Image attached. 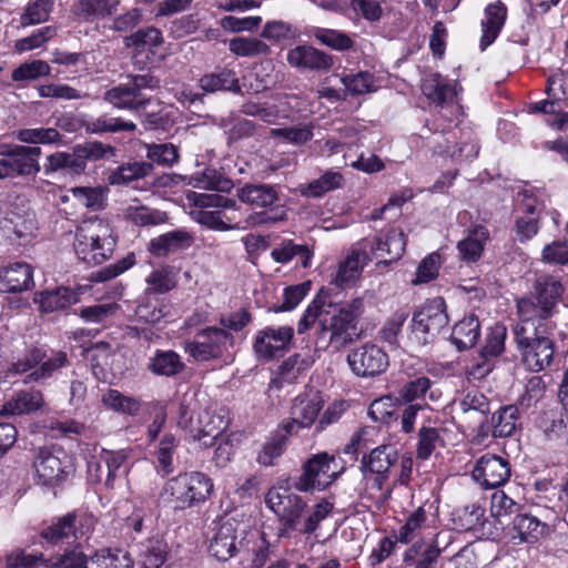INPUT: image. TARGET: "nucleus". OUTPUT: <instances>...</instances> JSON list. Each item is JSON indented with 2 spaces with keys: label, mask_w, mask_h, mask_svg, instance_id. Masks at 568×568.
<instances>
[{
  "label": "nucleus",
  "mask_w": 568,
  "mask_h": 568,
  "mask_svg": "<svg viewBox=\"0 0 568 568\" xmlns=\"http://www.w3.org/2000/svg\"><path fill=\"white\" fill-rule=\"evenodd\" d=\"M292 488L281 485L270 488L265 504L277 517L281 537H290L292 532L311 535L333 511L334 504L323 498L308 511L307 501Z\"/></svg>",
  "instance_id": "nucleus-1"
},
{
  "label": "nucleus",
  "mask_w": 568,
  "mask_h": 568,
  "mask_svg": "<svg viewBox=\"0 0 568 568\" xmlns=\"http://www.w3.org/2000/svg\"><path fill=\"white\" fill-rule=\"evenodd\" d=\"M70 365L67 352L51 349L41 345H28L26 341L18 339L12 344L10 361L7 368L9 376H24L26 384H45L62 368Z\"/></svg>",
  "instance_id": "nucleus-2"
},
{
  "label": "nucleus",
  "mask_w": 568,
  "mask_h": 568,
  "mask_svg": "<svg viewBox=\"0 0 568 568\" xmlns=\"http://www.w3.org/2000/svg\"><path fill=\"white\" fill-rule=\"evenodd\" d=\"M565 288L554 275H539L531 290L516 302L518 323L556 324L552 316L562 298Z\"/></svg>",
  "instance_id": "nucleus-3"
},
{
  "label": "nucleus",
  "mask_w": 568,
  "mask_h": 568,
  "mask_svg": "<svg viewBox=\"0 0 568 568\" xmlns=\"http://www.w3.org/2000/svg\"><path fill=\"white\" fill-rule=\"evenodd\" d=\"M556 324L517 323L514 337L521 363L531 372H541L554 361Z\"/></svg>",
  "instance_id": "nucleus-4"
},
{
  "label": "nucleus",
  "mask_w": 568,
  "mask_h": 568,
  "mask_svg": "<svg viewBox=\"0 0 568 568\" xmlns=\"http://www.w3.org/2000/svg\"><path fill=\"white\" fill-rule=\"evenodd\" d=\"M116 239L109 221L99 216L85 219L77 227L73 248L79 260L89 266L102 264L114 252Z\"/></svg>",
  "instance_id": "nucleus-5"
},
{
  "label": "nucleus",
  "mask_w": 568,
  "mask_h": 568,
  "mask_svg": "<svg viewBox=\"0 0 568 568\" xmlns=\"http://www.w3.org/2000/svg\"><path fill=\"white\" fill-rule=\"evenodd\" d=\"M213 488L212 479L204 473H181L164 484L160 496L174 510H185L204 504Z\"/></svg>",
  "instance_id": "nucleus-6"
},
{
  "label": "nucleus",
  "mask_w": 568,
  "mask_h": 568,
  "mask_svg": "<svg viewBox=\"0 0 568 568\" xmlns=\"http://www.w3.org/2000/svg\"><path fill=\"white\" fill-rule=\"evenodd\" d=\"M328 306L332 310H326L321 317V333L329 334V344L338 351L361 337L357 325L364 313V302L362 298H354L344 305Z\"/></svg>",
  "instance_id": "nucleus-7"
},
{
  "label": "nucleus",
  "mask_w": 568,
  "mask_h": 568,
  "mask_svg": "<svg viewBox=\"0 0 568 568\" xmlns=\"http://www.w3.org/2000/svg\"><path fill=\"white\" fill-rule=\"evenodd\" d=\"M406 245V235L397 227H390L386 233L364 239L358 243L364 263L377 260L375 272L378 274L388 272L389 266L402 258Z\"/></svg>",
  "instance_id": "nucleus-8"
},
{
  "label": "nucleus",
  "mask_w": 568,
  "mask_h": 568,
  "mask_svg": "<svg viewBox=\"0 0 568 568\" xmlns=\"http://www.w3.org/2000/svg\"><path fill=\"white\" fill-rule=\"evenodd\" d=\"M280 191L278 185L250 183L237 189L236 195L245 204L266 209L250 216L252 224H268L286 220V209L280 203Z\"/></svg>",
  "instance_id": "nucleus-9"
},
{
  "label": "nucleus",
  "mask_w": 568,
  "mask_h": 568,
  "mask_svg": "<svg viewBox=\"0 0 568 568\" xmlns=\"http://www.w3.org/2000/svg\"><path fill=\"white\" fill-rule=\"evenodd\" d=\"M446 304L443 297L427 301L413 313L410 335L419 345H427L448 324Z\"/></svg>",
  "instance_id": "nucleus-10"
},
{
  "label": "nucleus",
  "mask_w": 568,
  "mask_h": 568,
  "mask_svg": "<svg viewBox=\"0 0 568 568\" xmlns=\"http://www.w3.org/2000/svg\"><path fill=\"white\" fill-rule=\"evenodd\" d=\"M234 346V336L222 327L209 326L193 341L184 343L185 352L197 362L220 358Z\"/></svg>",
  "instance_id": "nucleus-11"
},
{
  "label": "nucleus",
  "mask_w": 568,
  "mask_h": 568,
  "mask_svg": "<svg viewBox=\"0 0 568 568\" xmlns=\"http://www.w3.org/2000/svg\"><path fill=\"white\" fill-rule=\"evenodd\" d=\"M334 463L335 457L326 452L313 455L303 464L302 473L294 479L292 487L303 493L325 490L338 476L334 470L328 474Z\"/></svg>",
  "instance_id": "nucleus-12"
},
{
  "label": "nucleus",
  "mask_w": 568,
  "mask_h": 568,
  "mask_svg": "<svg viewBox=\"0 0 568 568\" xmlns=\"http://www.w3.org/2000/svg\"><path fill=\"white\" fill-rule=\"evenodd\" d=\"M191 199V196H189ZM193 203L197 207L209 209L216 207L217 211L202 210L197 213V222L214 231H230L239 229L237 223H232L234 216L226 215L221 210L237 209V203L234 199L225 197L220 194L193 193Z\"/></svg>",
  "instance_id": "nucleus-13"
},
{
  "label": "nucleus",
  "mask_w": 568,
  "mask_h": 568,
  "mask_svg": "<svg viewBox=\"0 0 568 568\" xmlns=\"http://www.w3.org/2000/svg\"><path fill=\"white\" fill-rule=\"evenodd\" d=\"M33 467L39 480L55 486L67 479L72 470L69 456L61 447H40L34 453Z\"/></svg>",
  "instance_id": "nucleus-14"
},
{
  "label": "nucleus",
  "mask_w": 568,
  "mask_h": 568,
  "mask_svg": "<svg viewBox=\"0 0 568 568\" xmlns=\"http://www.w3.org/2000/svg\"><path fill=\"white\" fill-rule=\"evenodd\" d=\"M294 337L292 326H266L256 332L253 352L261 361L268 362L288 349Z\"/></svg>",
  "instance_id": "nucleus-15"
},
{
  "label": "nucleus",
  "mask_w": 568,
  "mask_h": 568,
  "mask_svg": "<svg viewBox=\"0 0 568 568\" xmlns=\"http://www.w3.org/2000/svg\"><path fill=\"white\" fill-rule=\"evenodd\" d=\"M346 359L351 371L359 377L377 376L384 373L389 365L386 352L369 343L349 352Z\"/></svg>",
  "instance_id": "nucleus-16"
},
{
  "label": "nucleus",
  "mask_w": 568,
  "mask_h": 568,
  "mask_svg": "<svg viewBox=\"0 0 568 568\" xmlns=\"http://www.w3.org/2000/svg\"><path fill=\"white\" fill-rule=\"evenodd\" d=\"M0 165L9 178L36 175L40 171L41 148L13 145L0 152Z\"/></svg>",
  "instance_id": "nucleus-17"
},
{
  "label": "nucleus",
  "mask_w": 568,
  "mask_h": 568,
  "mask_svg": "<svg viewBox=\"0 0 568 568\" xmlns=\"http://www.w3.org/2000/svg\"><path fill=\"white\" fill-rule=\"evenodd\" d=\"M323 399L318 392L311 390L310 393L298 395L292 406V417L283 422V428L288 434H298L300 429L310 428L323 408Z\"/></svg>",
  "instance_id": "nucleus-18"
},
{
  "label": "nucleus",
  "mask_w": 568,
  "mask_h": 568,
  "mask_svg": "<svg viewBox=\"0 0 568 568\" xmlns=\"http://www.w3.org/2000/svg\"><path fill=\"white\" fill-rule=\"evenodd\" d=\"M471 474L481 487L498 488L509 480L511 468L507 458L485 454L476 462Z\"/></svg>",
  "instance_id": "nucleus-19"
},
{
  "label": "nucleus",
  "mask_w": 568,
  "mask_h": 568,
  "mask_svg": "<svg viewBox=\"0 0 568 568\" xmlns=\"http://www.w3.org/2000/svg\"><path fill=\"white\" fill-rule=\"evenodd\" d=\"M286 61L292 68L312 72H328L334 65L332 54L307 44L290 49Z\"/></svg>",
  "instance_id": "nucleus-20"
},
{
  "label": "nucleus",
  "mask_w": 568,
  "mask_h": 568,
  "mask_svg": "<svg viewBox=\"0 0 568 568\" xmlns=\"http://www.w3.org/2000/svg\"><path fill=\"white\" fill-rule=\"evenodd\" d=\"M507 329L505 325L497 324L487 334L484 346L479 352V361L473 366V374L485 377L494 368V359L505 351Z\"/></svg>",
  "instance_id": "nucleus-21"
},
{
  "label": "nucleus",
  "mask_w": 568,
  "mask_h": 568,
  "mask_svg": "<svg viewBox=\"0 0 568 568\" xmlns=\"http://www.w3.org/2000/svg\"><path fill=\"white\" fill-rule=\"evenodd\" d=\"M194 240V235L186 229H175L151 239L148 251L155 257H168L187 251Z\"/></svg>",
  "instance_id": "nucleus-22"
},
{
  "label": "nucleus",
  "mask_w": 568,
  "mask_h": 568,
  "mask_svg": "<svg viewBox=\"0 0 568 568\" xmlns=\"http://www.w3.org/2000/svg\"><path fill=\"white\" fill-rule=\"evenodd\" d=\"M213 525L209 551L217 560L226 561L237 551L235 544L237 524L227 519L214 521Z\"/></svg>",
  "instance_id": "nucleus-23"
},
{
  "label": "nucleus",
  "mask_w": 568,
  "mask_h": 568,
  "mask_svg": "<svg viewBox=\"0 0 568 568\" xmlns=\"http://www.w3.org/2000/svg\"><path fill=\"white\" fill-rule=\"evenodd\" d=\"M0 229L10 241L26 244L30 241L36 230L34 213L29 210L21 212L10 210L1 220Z\"/></svg>",
  "instance_id": "nucleus-24"
},
{
  "label": "nucleus",
  "mask_w": 568,
  "mask_h": 568,
  "mask_svg": "<svg viewBox=\"0 0 568 568\" xmlns=\"http://www.w3.org/2000/svg\"><path fill=\"white\" fill-rule=\"evenodd\" d=\"M33 286V268L30 264L16 262L0 268V292L20 293Z\"/></svg>",
  "instance_id": "nucleus-25"
},
{
  "label": "nucleus",
  "mask_w": 568,
  "mask_h": 568,
  "mask_svg": "<svg viewBox=\"0 0 568 568\" xmlns=\"http://www.w3.org/2000/svg\"><path fill=\"white\" fill-rule=\"evenodd\" d=\"M398 452L392 444H382L373 448L369 454H364L361 460L362 470H369L378 475L376 479L378 487L382 486L383 480L388 477L390 467L397 462Z\"/></svg>",
  "instance_id": "nucleus-26"
},
{
  "label": "nucleus",
  "mask_w": 568,
  "mask_h": 568,
  "mask_svg": "<svg viewBox=\"0 0 568 568\" xmlns=\"http://www.w3.org/2000/svg\"><path fill=\"white\" fill-rule=\"evenodd\" d=\"M197 404L196 395L184 394L179 402V416L178 426L185 430L193 440H199L203 445L204 435L203 427L201 428V418H197Z\"/></svg>",
  "instance_id": "nucleus-27"
},
{
  "label": "nucleus",
  "mask_w": 568,
  "mask_h": 568,
  "mask_svg": "<svg viewBox=\"0 0 568 568\" xmlns=\"http://www.w3.org/2000/svg\"><path fill=\"white\" fill-rule=\"evenodd\" d=\"M314 251L304 243H296L291 239L282 240L271 252V257L280 264H287L298 258L303 268L311 267Z\"/></svg>",
  "instance_id": "nucleus-28"
},
{
  "label": "nucleus",
  "mask_w": 568,
  "mask_h": 568,
  "mask_svg": "<svg viewBox=\"0 0 568 568\" xmlns=\"http://www.w3.org/2000/svg\"><path fill=\"white\" fill-rule=\"evenodd\" d=\"M87 165L82 154L75 145L71 153L55 152L47 158L44 173L48 175L53 172H62L69 175H80L84 173Z\"/></svg>",
  "instance_id": "nucleus-29"
},
{
  "label": "nucleus",
  "mask_w": 568,
  "mask_h": 568,
  "mask_svg": "<svg viewBox=\"0 0 568 568\" xmlns=\"http://www.w3.org/2000/svg\"><path fill=\"white\" fill-rule=\"evenodd\" d=\"M507 18V8L501 1L490 3L485 9V20L481 21L480 49L486 50L498 37Z\"/></svg>",
  "instance_id": "nucleus-30"
},
{
  "label": "nucleus",
  "mask_w": 568,
  "mask_h": 568,
  "mask_svg": "<svg viewBox=\"0 0 568 568\" xmlns=\"http://www.w3.org/2000/svg\"><path fill=\"white\" fill-rule=\"evenodd\" d=\"M479 337V320L476 315L469 314L454 325L450 342L457 351L463 352L473 348L477 344Z\"/></svg>",
  "instance_id": "nucleus-31"
},
{
  "label": "nucleus",
  "mask_w": 568,
  "mask_h": 568,
  "mask_svg": "<svg viewBox=\"0 0 568 568\" xmlns=\"http://www.w3.org/2000/svg\"><path fill=\"white\" fill-rule=\"evenodd\" d=\"M75 520V514L69 513L58 518L57 521H53L50 526L43 528L40 536L53 546L69 545L77 539Z\"/></svg>",
  "instance_id": "nucleus-32"
},
{
  "label": "nucleus",
  "mask_w": 568,
  "mask_h": 568,
  "mask_svg": "<svg viewBox=\"0 0 568 568\" xmlns=\"http://www.w3.org/2000/svg\"><path fill=\"white\" fill-rule=\"evenodd\" d=\"M200 87L210 93L217 91H229L235 94H242L240 80L234 70L229 68H219L214 72L206 73L200 79Z\"/></svg>",
  "instance_id": "nucleus-33"
},
{
  "label": "nucleus",
  "mask_w": 568,
  "mask_h": 568,
  "mask_svg": "<svg viewBox=\"0 0 568 568\" xmlns=\"http://www.w3.org/2000/svg\"><path fill=\"white\" fill-rule=\"evenodd\" d=\"M488 239V229L480 224L475 225L469 230L468 235L457 244L460 258L468 263L478 261Z\"/></svg>",
  "instance_id": "nucleus-34"
},
{
  "label": "nucleus",
  "mask_w": 568,
  "mask_h": 568,
  "mask_svg": "<svg viewBox=\"0 0 568 568\" xmlns=\"http://www.w3.org/2000/svg\"><path fill=\"white\" fill-rule=\"evenodd\" d=\"M148 369L156 376L174 377L185 369V364L174 351L156 349L149 359Z\"/></svg>",
  "instance_id": "nucleus-35"
},
{
  "label": "nucleus",
  "mask_w": 568,
  "mask_h": 568,
  "mask_svg": "<svg viewBox=\"0 0 568 568\" xmlns=\"http://www.w3.org/2000/svg\"><path fill=\"white\" fill-rule=\"evenodd\" d=\"M168 557V545L161 538H149L138 545V562L142 568L163 567Z\"/></svg>",
  "instance_id": "nucleus-36"
},
{
  "label": "nucleus",
  "mask_w": 568,
  "mask_h": 568,
  "mask_svg": "<svg viewBox=\"0 0 568 568\" xmlns=\"http://www.w3.org/2000/svg\"><path fill=\"white\" fill-rule=\"evenodd\" d=\"M34 302L39 303L44 313L64 310L78 302V294L71 288L61 286L55 290L43 291L36 295Z\"/></svg>",
  "instance_id": "nucleus-37"
},
{
  "label": "nucleus",
  "mask_w": 568,
  "mask_h": 568,
  "mask_svg": "<svg viewBox=\"0 0 568 568\" xmlns=\"http://www.w3.org/2000/svg\"><path fill=\"white\" fill-rule=\"evenodd\" d=\"M100 460L106 467L105 485L110 488L114 486L116 479L124 478L129 473V453L125 449H103L100 454Z\"/></svg>",
  "instance_id": "nucleus-38"
},
{
  "label": "nucleus",
  "mask_w": 568,
  "mask_h": 568,
  "mask_svg": "<svg viewBox=\"0 0 568 568\" xmlns=\"http://www.w3.org/2000/svg\"><path fill=\"white\" fill-rule=\"evenodd\" d=\"M43 404L40 390H22L17 393L1 408L0 415H22L38 410Z\"/></svg>",
  "instance_id": "nucleus-39"
},
{
  "label": "nucleus",
  "mask_w": 568,
  "mask_h": 568,
  "mask_svg": "<svg viewBox=\"0 0 568 568\" xmlns=\"http://www.w3.org/2000/svg\"><path fill=\"white\" fill-rule=\"evenodd\" d=\"M422 91L429 101L440 106L453 103L456 97L455 85L438 74L425 80Z\"/></svg>",
  "instance_id": "nucleus-40"
},
{
  "label": "nucleus",
  "mask_w": 568,
  "mask_h": 568,
  "mask_svg": "<svg viewBox=\"0 0 568 568\" xmlns=\"http://www.w3.org/2000/svg\"><path fill=\"white\" fill-rule=\"evenodd\" d=\"M520 412L517 405H506L493 414L490 424L495 438L510 437L519 426Z\"/></svg>",
  "instance_id": "nucleus-41"
},
{
  "label": "nucleus",
  "mask_w": 568,
  "mask_h": 568,
  "mask_svg": "<svg viewBox=\"0 0 568 568\" xmlns=\"http://www.w3.org/2000/svg\"><path fill=\"white\" fill-rule=\"evenodd\" d=\"M546 529V524L529 514H517L513 519V530L516 532L513 538L524 542H536Z\"/></svg>",
  "instance_id": "nucleus-42"
},
{
  "label": "nucleus",
  "mask_w": 568,
  "mask_h": 568,
  "mask_svg": "<svg viewBox=\"0 0 568 568\" xmlns=\"http://www.w3.org/2000/svg\"><path fill=\"white\" fill-rule=\"evenodd\" d=\"M104 100L120 110H130L138 112L150 102L148 98L133 97V92L128 84L113 87L104 93Z\"/></svg>",
  "instance_id": "nucleus-43"
},
{
  "label": "nucleus",
  "mask_w": 568,
  "mask_h": 568,
  "mask_svg": "<svg viewBox=\"0 0 568 568\" xmlns=\"http://www.w3.org/2000/svg\"><path fill=\"white\" fill-rule=\"evenodd\" d=\"M312 36L322 45H325L337 52H346L355 49V40L346 32L341 30L314 27Z\"/></svg>",
  "instance_id": "nucleus-44"
},
{
  "label": "nucleus",
  "mask_w": 568,
  "mask_h": 568,
  "mask_svg": "<svg viewBox=\"0 0 568 568\" xmlns=\"http://www.w3.org/2000/svg\"><path fill=\"white\" fill-rule=\"evenodd\" d=\"M400 400L397 396L386 395L375 399L369 408L368 416L374 420L385 425L396 423L399 418Z\"/></svg>",
  "instance_id": "nucleus-45"
},
{
  "label": "nucleus",
  "mask_w": 568,
  "mask_h": 568,
  "mask_svg": "<svg viewBox=\"0 0 568 568\" xmlns=\"http://www.w3.org/2000/svg\"><path fill=\"white\" fill-rule=\"evenodd\" d=\"M83 125L85 131L91 134L116 133L122 131L133 132L136 130L135 123L108 114L87 120Z\"/></svg>",
  "instance_id": "nucleus-46"
},
{
  "label": "nucleus",
  "mask_w": 568,
  "mask_h": 568,
  "mask_svg": "<svg viewBox=\"0 0 568 568\" xmlns=\"http://www.w3.org/2000/svg\"><path fill=\"white\" fill-rule=\"evenodd\" d=\"M153 164L150 162H132L120 165L108 175L110 185H125L132 181L143 179L151 174Z\"/></svg>",
  "instance_id": "nucleus-47"
},
{
  "label": "nucleus",
  "mask_w": 568,
  "mask_h": 568,
  "mask_svg": "<svg viewBox=\"0 0 568 568\" xmlns=\"http://www.w3.org/2000/svg\"><path fill=\"white\" fill-rule=\"evenodd\" d=\"M310 365V359L303 357L301 354L290 356L277 367L275 377L272 379V385L281 388L284 384L294 383L300 374Z\"/></svg>",
  "instance_id": "nucleus-48"
},
{
  "label": "nucleus",
  "mask_w": 568,
  "mask_h": 568,
  "mask_svg": "<svg viewBox=\"0 0 568 568\" xmlns=\"http://www.w3.org/2000/svg\"><path fill=\"white\" fill-rule=\"evenodd\" d=\"M343 185L344 176L342 173L335 170H327L318 179L303 186L301 193L303 196L317 199Z\"/></svg>",
  "instance_id": "nucleus-49"
},
{
  "label": "nucleus",
  "mask_w": 568,
  "mask_h": 568,
  "mask_svg": "<svg viewBox=\"0 0 568 568\" xmlns=\"http://www.w3.org/2000/svg\"><path fill=\"white\" fill-rule=\"evenodd\" d=\"M456 528L465 531H473L484 536L486 534L485 526L488 520L485 518V509L479 505H470L464 507L457 518L454 519Z\"/></svg>",
  "instance_id": "nucleus-50"
},
{
  "label": "nucleus",
  "mask_w": 568,
  "mask_h": 568,
  "mask_svg": "<svg viewBox=\"0 0 568 568\" xmlns=\"http://www.w3.org/2000/svg\"><path fill=\"white\" fill-rule=\"evenodd\" d=\"M192 185L197 189L229 193L234 187L233 181L215 169L206 168L192 176Z\"/></svg>",
  "instance_id": "nucleus-51"
},
{
  "label": "nucleus",
  "mask_w": 568,
  "mask_h": 568,
  "mask_svg": "<svg viewBox=\"0 0 568 568\" xmlns=\"http://www.w3.org/2000/svg\"><path fill=\"white\" fill-rule=\"evenodd\" d=\"M197 418H201V428L204 429V435L207 437L203 440V446L210 447L214 445L215 440L226 429L229 422L221 414H214L209 408L197 412Z\"/></svg>",
  "instance_id": "nucleus-52"
},
{
  "label": "nucleus",
  "mask_w": 568,
  "mask_h": 568,
  "mask_svg": "<svg viewBox=\"0 0 568 568\" xmlns=\"http://www.w3.org/2000/svg\"><path fill=\"white\" fill-rule=\"evenodd\" d=\"M163 43L162 32L154 27L140 29L124 38L125 48L141 49L151 51L154 54V49Z\"/></svg>",
  "instance_id": "nucleus-53"
},
{
  "label": "nucleus",
  "mask_w": 568,
  "mask_h": 568,
  "mask_svg": "<svg viewBox=\"0 0 568 568\" xmlns=\"http://www.w3.org/2000/svg\"><path fill=\"white\" fill-rule=\"evenodd\" d=\"M366 264L358 247L339 265L334 283L339 287L348 286L359 277L361 270Z\"/></svg>",
  "instance_id": "nucleus-54"
},
{
  "label": "nucleus",
  "mask_w": 568,
  "mask_h": 568,
  "mask_svg": "<svg viewBox=\"0 0 568 568\" xmlns=\"http://www.w3.org/2000/svg\"><path fill=\"white\" fill-rule=\"evenodd\" d=\"M229 48L237 57H258L271 53L270 45L257 38H233L230 40Z\"/></svg>",
  "instance_id": "nucleus-55"
},
{
  "label": "nucleus",
  "mask_w": 568,
  "mask_h": 568,
  "mask_svg": "<svg viewBox=\"0 0 568 568\" xmlns=\"http://www.w3.org/2000/svg\"><path fill=\"white\" fill-rule=\"evenodd\" d=\"M120 0H79L78 11L85 20L101 19L113 14Z\"/></svg>",
  "instance_id": "nucleus-56"
},
{
  "label": "nucleus",
  "mask_w": 568,
  "mask_h": 568,
  "mask_svg": "<svg viewBox=\"0 0 568 568\" xmlns=\"http://www.w3.org/2000/svg\"><path fill=\"white\" fill-rule=\"evenodd\" d=\"M292 435L286 433L281 424L271 439L263 446L262 452L257 456V462L263 466L273 465L274 459L283 454L286 440Z\"/></svg>",
  "instance_id": "nucleus-57"
},
{
  "label": "nucleus",
  "mask_w": 568,
  "mask_h": 568,
  "mask_svg": "<svg viewBox=\"0 0 568 568\" xmlns=\"http://www.w3.org/2000/svg\"><path fill=\"white\" fill-rule=\"evenodd\" d=\"M179 439L172 434H165L159 443L156 462L163 476L172 474L175 469L174 459Z\"/></svg>",
  "instance_id": "nucleus-58"
},
{
  "label": "nucleus",
  "mask_w": 568,
  "mask_h": 568,
  "mask_svg": "<svg viewBox=\"0 0 568 568\" xmlns=\"http://www.w3.org/2000/svg\"><path fill=\"white\" fill-rule=\"evenodd\" d=\"M53 6V0H36L29 2L20 16V26L26 28L48 21Z\"/></svg>",
  "instance_id": "nucleus-59"
},
{
  "label": "nucleus",
  "mask_w": 568,
  "mask_h": 568,
  "mask_svg": "<svg viewBox=\"0 0 568 568\" xmlns=\"http://www.w3.org/2000/svg\"><path fill=\"white\" fill-rule=\"evenodd\" d=\"M119 308V305L115 303H101L81 307L79 311H75V314L88 324L104 326L105 322L114 316Z\"/></svg>",
  "instance_id": "nucleus-60"
},
{
  "label": "nucleus",
  "mask_w": 568,
  "mask_h": 568,
  "mask_svg": "<svg viewBox=\"0 0 568 568\" xmlns=\"http://www.w3.org/2000/svg\"><path fill=\"white\" fill-rule=\"evenodd\" d=\"M162 305H164L163 301L154 295L145 294L135 308V316L140 322L155 324L165 316Z\"/></svg>",
  "instance_id": "nucleus-61"
},
{
  "label": "nucleus",
  "mask_w": 568,
  "mask_h": 568,
  "mask_svg": "<svg viewBox=\"0 0 568 568\" xmlns=\"http://www.w3.org/2000/svg\"><path fill=\"white\" fill-rule=\"evenodd\" d=\"M102 402L109 408L128 415H136L141 408L138 399L120 393L118 389H109L102 397Z\"/></svg>",
  "instance_id": "nucleus-62"
},
{
  "label": "nucleus",
  "mask_w": 568,
  "mask_h": 568,
  "mask_svg": "<svg viewBox=\"0 0 568 568\" xmlns=\"http://www.w3.org/2000/svg\"><path fill=\"white\" fill-rule=\"evenodd\" d=\"M93 568H133L134 561L128 551L116 549L106 554H95Z\"/></svg>",
  "instance_id": "nucleus-63"
},
{
  "label": "nucleus",
  "mask_w": 568,
  "mask_h": 568,
  "mask_svg": "<svg viewBox=\"0 0 568 568\" xmlns=\"http://www.w3.org/2000/svg\"><path fill=\"white\" fill-rule=\"evenodd\" d=\"M47 568H89L88 556L78 548L65 550L62 555L48 558Z\"/></svg>",
  "instance_id": "nucleus-64"
}]
</instances>
